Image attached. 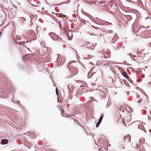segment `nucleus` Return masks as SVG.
<instances>
[{
  "label": "nucleus",
  "instance_id": "423d86ee",
  "mask_svg": "<svg viewBox=\"0 0 151 151\" xmlns=\"http://www.w3.org/2000/svg\"><path fill=\"white\" fill-rule=\"evenodd\" d=\"M104 57L106 58H108L111 56V53L109 50H106L104 51Z\"/></svg>",
  "mask_w": 151,
  "mask_h": 151
},
{
  "label": "nucleus",
  "instance_id": "4be33fe9",
  "mask_svg": "<svg viewBox=\"0 0 151 151\" xmlns=\"http://www.w3.org/2000/svg\"><path fill=\"white\" fill-rule=\"evenodd\" d=\"M101 122L99 121L97 123L96 125V127H99V125L100 124Z\"/></svg>",
  "mask_w": 151,
  "mask_h": 151
},
{
  "label": "nucleus",
  "instance_id": "dca6fc26",
  "mask_svg": "<svg viewBox=\"0 0 151 151\" xmlns=\"http://www.w3.org/2000/svg\"><path fill=\"white\" fill-rule=\"evenodd\" d=\"M137 59L139 60H142L143 59V55H138L137 57Z\"/></svg>",
  "mask_w": 151,
  "mask_h": 151
},
{
  "label": "nucleus",
  "instance_id": "2eb2a0df",
  "mask_svg": "<svg viewBox=\"0 0 151 151\" xmlns=\"http://www.w3.org/2000/svg\"><path fill=\"white\" fill-rule=\"evenodd\" d=\"M122 74L127 79L129 78V76L125 72H123Z\"/></svg>",
  "mask_w": 151,
  "mask_h": 151
},
{
  "label": "nucleus",
  "instance_id": "f3484780",
  "mask_svg": "<svg viewBox=\"0 0 151 151\" xmlns=\"http://www.w3.org/2000/svg\"><path fill=\"white\" fill-rule=\"evenodd\" d=\"M119 111H118L119 112H124V110L123 109L122 107H120L119 108Z\"/></svg>",
  "mask_w": 151,
  "mask_h": 151
},
{
  "label": "nucleus",
  "instance_id": "6e6552de",
  "mask_svg": "<svg viewBox=\"0 0 151 151\" xmlns=\"http://www.w3.org/2000/svg\"><path fill=\"white\" fill-rule=\"evenodd\" d=\"M31 46V42L29 41H27L25 42V44L24 45V46L26 48L29 50V47H30Z\"/></svg>",
  "mask_w": 151,
  "mask_h": 151
},
{
  "label": "nucleus",
  "instance_id": "6ab92c4d",
  "mask_svg": "<svg viewBox=\"0 0 151 151\" xmlns=\"http://www.w3.org/2000/svg\"><path fill=\"white\" fill-rule=\"evenodd\" d=\"M25 44V42H19L18 43V44L19 45H22L24 46V45Z\"/></svg>",
  "mask_w": 151,
  "mask_h": 151
},
{
  "label": "nucleus",
  "instance_id": "39448f33",
  "mask_svg": "<svg viewBox=\"0 0 151 151\" xmlns=\"http://www.w3.org/2000/svg\"><path fill=\"white\" fill-rule=\"evenodd\" d=\"M121 116H122L120 114H118L115 116V119L116 120V122L118 124H120L122 121Z\"/></svg>",
  "mask_w": 151,
  "mask_h": 151
},
{
  "label": "nucleus",
  "instance_id": "20e7f679",
  "mask_svg": "<svg viewBox=\"0 0 151 151\" xmlns=\"http://www.w3.org/2000/svg\"><path fill=\"white\" fill-rule=\"evenodd\" d=\"M113 31L112 30H109L107 31L106 33V38L107 39L108 37L111 38L113 36Z\"/></svg>",
  "mask_w": 151,
  "mask_h": 151
},
{
  "label": "nucleus",
  "instance_id": "412c9836",
  "mask_svg": "<svg viewBox=\"0 0 151 151\" xmlns=\"http://www.w3.org/2000/svg\"><path fill=\"white\" fill-rule=\"evenodd\" d=\"M65 62L64 59L61 57V64H63Z\"/></svg>",
  "mask_w": 151,
  "mask_h": 151
},
{
  "label": "nucleus",
  "instance_id": "b1692460",
  "mask_svg": "<svg viewBox=\"0 0 151 151\" xmlns=\"http://www.w3.org/2000/svg\"><path fill=\"white\" fill-rule=\"evenodd\" d=\"M142 98H141L140 99L138 100L137 102L139 103H140L142 102Z\"/></svg>",
  "mask_w": 151,
  "mask_h": 151
},
{
  "label": "nucleus",
  "instance_id": "72a5a7b5",
  "mask_svg": "<svg viewBox=\"0 0 151 151\" xmlns=\"http://www.w3.org/2000/svg\"><path fill=\"white\" fill-rule=\"evenodd\" d=\"M81 127H83V128L84 129H85V128H84L83 127H82V126H81Z\"/></svg>",
  "mask_w": 151,
  "mask_h": 151
},
{
  "label": "nucleus",
  "instance_id": "473e14b6",
  "mask_svg": "<svg viewBox=\"0 0 151 151\" xmlns=\"http://www.w3.org/2000/svg\"><path fill=\"white\" fill-rule=\"evenodd\" d=\"M86 43H87V44H88V43H89V42H85V44H87Z\"/></svg>",
  "mask_w": 151,
  "mask_h": 151
},
{
  "label": "nucleus",
  "instance_id": "cd10ccee",
  "mask_svg": "<svg viewBox=\"0 0 151 151\" xmlns=\"http://www.w3.org/2000/svg\"><path fill=\"white\" fill-rule=\"evenodd\" d=\"M141 76L142 78H144L145 77V75L142 74L141 75Z\"/></svg>",
  "mask_w": 151,
  "mask_h": 151
},
{
  "label": "nucleus",
  "instance_id": "f03ea898",
  "mask_svg": "<svg viewBox=\"0 0 151 151\" xmlns=\"http://www.w3.org/2000/svg\"><path fill=\"white\" fill-rule=\"evenodd\" d=\"M122 121L123 124L127 126L129 125V123L131 122L130 118L129 116H127L122 119Z\"/></svg>",
  "mask_w": 151,
  "mask_h": 151
},
{
  "label": "nucleus",
  "instance_id": "1a4fd4ad",
  "mask_svg": "<svg viewBox=\"0 0 151 151\" xmlns=\"http://www.w3.org/2000/svg\"><path fill=\"white\" fill-rule=\"evenodd\" d=\"M135 122H137L139 124H140L139 125V126H138V128L139 129L142 130L143 131H144V130L145 129L144 128V126H143L141 124V123L140 121H138Z\"/></svg>",
  "mask_w": 151,
  "mask_h": 151
},
{
  "label": "nucleus",
  "instance_id": "5701e85b",
  "mask_svg": "<svg viewBox=\"0 0 151 151\" xmlns=\"http://www.w3.org/2000/svg\"><path fill=\"white\" fill-rule=\"evenodd\" d=\"M20 19H20L21 20L22 19V21H25L26 20V19L23 17H21V18H20Z\"/></svg>",
  "mask_w": 151,
  "mask_h": 151
},
{
  "label": "nucleus",
  "instance_id": "393cba45",
  "mask_svg": "<svg viewBox=\"0 0 151 151\" xmlns=\"http://www.w3.org/2000/svg\"><path fill=\"white\" fill-rule=\"evenodd\" d=\"M64 113V111H62V112H61V115L62 116H64L63 114V113Z\"/></svg>",
  "mask_w": 151,
  "mask_h": 151
},
{
  "label": "nucleus",
  "instance_id": "2f4dec72",
  "mask_svg": "<svg viewBox=\"0 0 151 151\" xmlns=\"http://www.w3.org/2000/svg\"><path fill=\"white\" fill-rule=\"evenodd\" d=\"M105 65L106 66H109V65L108 64H105Z\"/></svg>",
  "mask_w": 151,
  "mask_h": 151
},
{
  "label": "nucleus",
  "instance_id": "a211bd4d",
  "mask_svg": "<svg viewBox=\"0 0 151 151\" xmlns=\"http://www.w3.org/2000/svg\"><path fill=\"white\" fill-rule=\"evenodd\" d=\"M104 115L103 114H101V116H100V118L99 119V121L100 122H101L103 118V117Z\"/></svg>",
  "mask_w": 151,
  "mask_h": 151
},
{
  "label": "nucleus",
  "instance_id": "bb28decb",
  "mask_svg": "<svg viewBox=\"0 0 151 151\" xmlns=\"http://www.w3.org/2000/svg\"><path fill=\"white\" fill-rule=\"evenodd\" d=\"M139 97V95H137L136 96V98L137 99Z\"/></svg>",
  "mask_w": 151,
  "mask_h": 151
},
{
  "label": "nucleus",
  "instance_id": "c85d7f7f",
  "mask_svg": "<svg viewBox=\"0 0 151 151\" xmlns=\"http://www.w3.org/2000/svg\"><path fill=\"white\" fill-rule=\"evenodd\" d=\"M56 93L57 95H58V91L57 90V88L56 89Z\"/></svg>",
  "mask_w": 151,
  "mask_h": 151
},
{
  "label": "nucleus",
  "instance_id": "a878e982",
  "mask_svg": "<svg viewBox=\"0 0 151 151\" xmlns=\"http://www.w3.org/2000/svg\"><path fill=\"white\" fill-rule=\"evenodd\" d=\"M143 100H144V98H145V99H147V97L145 95H143Z\"/></svg>",
  "mask_w": 151,
  "mask_h": 151
},
{
  "label": "nucleus",
  "instance_id": "7ed1b4c3",
  "mask_svg": "<svg viewBox=\"0 0 151 151\" xmlns=\"http://www.w3.org/2000/svg\"><path fill=\"white\" fill-rule=\"evenodd\" d=\"M49 35L54 40H60V38L59 36L54 33H49Z\"/></svg>",
  "mask_w": 151,
  "mask_h": 151
},
{
  "label": "nucleus",
  "instance_id": "aec40b11",
  "mask_svg": "<svg viewBox=\"0 0 151 151\" xmlns=\"http://www.w3.org/2000/svg\"><path fill=\"white\" fill-rule=\"evenodd\" d=\"M92 76L91 75V73L89 72L88 73V78H90L91 77V76Z\"/></svg>",
  "mask_w": 151,
  "mask_h": 151
},
{
  "label": "nucleus",
  "instance_id": "0eeeda50",
  "mask_svg": "<svg viewBox=\"0 0 151 151\" xmlns=\"http://www.w3.org/2000/svg\"><path fill=\"white\" fill-rule=\"evenodd\" d=\"M134 144H133V145H132V146L133 147L136 148L137 149L139 148V151H145V150L143 147V146H138L136 144L135 145L136 146V147L134 146Z\"/></svg>",
  "mask_w": 151,
  "mask_h": 151
},
{
  "label": "nucleus",
  "instance_id": "f8f14e48",
  "mask_svg": "<svg viewBox=\"0 0 151 151\" xmlns=\"http://www.w3.org/2000/svg\"><path fill=\"white\" fill-rule=\"evenodd\" d=\"M74 86L72 84H69L68 86V88L70 92H72L74 88Z\"/></svg>",
  "mask_w": 151,
  "mask_h": 151
},
{
  "label": "nucleus",
  "instance_id": "ddd939ff",
  "mask_svg": "<svg viewBox=\"0 0 151 151\" xmlns=\"http://www.w3.org/2000/svg\"><path fill=\"white\" fill-rule=\"evenodd\" d=\"M69 121L70 122H71L72 121H73L75 122H76L77 124L78 125H80V123L79 122L76 120V119H74L73 118H70L69 119Z\"/></svg>",
  "mask_w": 151,
  "mask_h": 151
},
{
  "label": "nucleus",
  "instance_id": "9d476101",
  "mask_svg": "<svg viewBox=\"0 0 151 151\" xmlns=\"http://www.w3.org/2000/svg\"><path fill=\"white\" fill-rule=\"evenodd\" d=\"M71 70L73 74L74 75L76 74L78 72V70L75 68H73L71 69Z\"/></svg>",
  "mask_w": 151,
  "mask_h": 151
},
{
  "label": "nucleus",
  "instance_id": "c756f323",
  "mask_svg": "<svg viewBox=\"0 0 151 151\" xmlns=\"http://www.w3.org/2000/svg\"><path fill=\"white\" fill-rule=\"evenodd\" d=\"M149 83L150 84H151V78L150 79V80L149 82Z\"/></svg>",
  "mask_w": 151,
  "mask_h": 151
},
{
  "label": "nucleus",
  "instance_id": "f257e3e1",
  "mask_svg": "<svg viewBox=\"0 0 151 151\" xmlns=\"http://www.w3.org/2000/svg\"><path fill=\"white\" fill-rule=\"evenodd\" d=\"M131 138L130 135H128L123 138L121 139L119 142V145L123 148L125 142L128 143L130 142Z\"/></svg>",
  "mask_w": 151,
  "mask_h": 151
},
{
  "label": "nucleus",
  "instance_id": "f704fd0d",
  "mask_svg": "<svg viewBox=\"0 0 151 151\" xmlns=\"http://www.w3.org/2000/svg\"><path fill=\"white\" fill-rule=\"evenodd\" d=\"M83 46H83V45H82V46H83Z\"/></svg>",
  "mask_w": 151,
  "mask_h": 151
},
{
  "label": "nucleus",
  "instance_id": "4468645a",
  "mask_svg": "<svg viewBox=\"0 0 151 151\" xmlns=\"http://www.w3.org/2000/svg\"><path fill=\"white\" fill-rule=\"evenodd\" d=\"M8 143V140L7 139H2L1 140V144L2 145H5L7 144Z\"/></svg>",
  "mask_w": 151,
  "mask_h": 151
},
{
  "label": "nucleus",
  "instance_id": "9b49d317",
  "mask_svg": "<svg viewBox=\"0 0 151 151\" xmlns=\"http://www.w3.org/2000/svg\"><path fill=\"white\" fill-rule=\"evenodd\" d=\"M67 35L68 39L69 40H71L73 36V34L72 32H68V33L67 34Z\"/></svg>",
  "mask_w": 151,
  "mask_h": 151
},
{
  "label": "nucleus",
  "instance_id": "7c9ffc66",
  "mask_svg": "<svg viewBox=\"0 0 151 151\" xmlns=\"http://www.w3.org/2000/svg\"><path fill=\"white\" fill-rule=\"evenodd\" d=\"M40 3V2H36V4H39Z\"/></svg>",
  "mask_w": 151,
  "mask_h": 151
}]
</instances>
